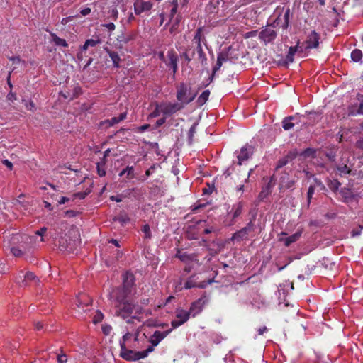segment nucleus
Here are the masks:
<instances>
[{"mask_svg": "<svg viewBox=\"0 0 363 363\" xmlns=\"http://www.w3.org/2000/svg\"><path fill=\"white\" fill-rule=\"evenodd\" d=\"M358 100L360 101L359 105L357 109V113L363 115V95L358 94L357 95Z\"/></svg>", "mask_w": 363, "mask_h": 363, "instance_id": "50", "label": "nucleus"}, {"mask_svg": "<svg viewBox=\"0 0 363 363\" xmlns=\"http://www.w3.org/2000/svg\"><path fill=\"white\" fill-rule=\"evenodd\" d=\"M351 58L354 62H359L362 58V52L359 49H354L351 52Z\"/></svg>", "mask_w": 363, "mask_h": 363, "instance_id": "38", "label": "nucleus"}, {"mask_svg": "<svg viewBox=\"0 0 363 363\" xmlns=\"http://www.w3.org/2000/svg\"><path fill=\"white\" fill-rule=\"evenodd\" d=\"M166 65L172 69L173 73L175 74L177 71L178 55L174 50H170L167 52Z\"/></svg>", "mask_w": 363, "mask_h": 363, "instance_id": "14", "label": "nucleus"}, {"mask_svg": "<svg viewBox=\"0 0 363 363\" xmlns=\"http://www.w3.org/2000/svg\"><path fill=\"white\" fill-rule=\"evenodd\" d=\"M242 208H243V205L241 202H239L236 205L233 206V217H232V223H230L229 225H233L234 223L236 218H238L242 213Z\"/></svg>", "mask_w": 363, "mask_h": 363, "instance_id": "26", "label": "nucleus"}, {"mask_svg": "<svg viewBox=\"0 0 363 363\" xmlns=\"http://www.w3.org/2000/svg\"><path fill=\"white\" fill-rule=\"evenodd\" d=\"M127 116L126 112L121 113L118 117H113L111 119L105 121V123L108 124L109 126H113L116 123L123 121Z\"/></svg>", "mask_w": 363, "mask_h": 363, "instance_id": "25", "label": "nucleus"}, {"mask_svg": "<svg viewBox=\"0 0 363 363\" xmlns=\"http://www.w3.org/2000/svg\"><path fill=\"white\" fill-rule=\"evenodd\" d=\"M7 99L10 101H13L14 100H16V94L11 91L7 95Z\"/></svg>", "mask_w": 363, "mask_h": 363, "instance_id": "61", "label": "nucleus"}, {"mask_svg": "<svg viewBox=\"0 0 363 363\" xmlns=\"http://www.w3.org/2000/svg\"><path fill=\"white\" fill-rule=\"evenodd\" d=\"M225 61V57L220 54L217 57V62L213 68V75L214 76L218 70L221 67L223 62Z\"/></svg>", "mask_w": 363, "mask_h": 363, "instance_id": "35", "label": "nucleus"}, {"mask_svg": "<svg viewBox=\"0 0 363 363\" xmlns=\"http://www.w3.org/2000/svg\"><path fill=\"white\" fill-rule=\"evenodd\" d=\"M356 147L357 148L361 149L363 150V137L360 138L357 142H356Z\"/></svg>", "mask_w": 363, "mask_h": 363, "instance_id": "63", "label": "nucleus"}, {"mask_svg": "<svg viewBox=\"0 0 363 363\" xmlns=\"http://www.w3.org/2000/svg\"><path fill=\"white\" fill-rule=\"evenodd\" d=\"M359 229H353L351 231V236L356 237L361 234V230L363 229V225H359Z\"/></svg>", "mask_w": 363, "mask_h": 363, "instance_id": "54", "label": "nucleus"}, {"mask_svg": "<svg viewBox=\"0 0 363 363\" xmlns=\"http://www.w3.org/2000/svg\"><path fill=\"white\" fill-rule=\"evenodd\" d=\"M131 293L132 292L130 291L121 287L116 289L113 291L111 294V299L113 304L115 305V303L128 301L129 300H128V298Z\"/></svg>", "mask_w": 363, "mask_h": 363, "instance_id": "9", "label": "nucleus"}, {"mask_svg": "<svg viewBox=\"0 0 363 363\" xmlns=\"http://www.w3.org/2000/svg\"><path fill=\"white\" fill-rule=\"evenodd\" d=\"M120 356L126 361H137L140 359H144L147 357L149 353L152 352V347H149L147 349L139 352L128 350L126 348V346L124 345L123 342L120 343Z\"/></svg>", "mask_w": 363, "mask_h": 363, "instance_id": "3", "label": "nucleus"}, {"mask_svg": "<svg viewBox=\"0 0 363 363\" xmlns=\"http://www.w3.org/2000/svg\"><path fill=\"white\" fill-rule=\"evenodd\" d=\"M196 45V60L201 63L202 65L207 64V59L201 46V29L199 28L196 31L195 35L192 40Z\"/></svg>", "mask_w": 363, "mask_h": 363, "instance_id": "6", "label": "nucleus"}, {"mask_svg": "<svg viewBox=\"0 0 363 363\" xmlns=\"http://www.w3.org/2000/svg\"><path fill=\"white\" fill-rule=\"evenodd\" d=\"M191 315L189 311H186L184 310H179L177 311V318L181 321H184V323H186Z\"/></svg>", "mask_w": 363, "mask_h": 363, "instance_id": "30", "label": "nucleus"}, {"mask_svg": "<svg viewBox=\"0 0 363 363\" xmlns=\"http://www.w3.org/2000/svg\"><path fill=\"white\" fill-rule=\"evenodd\" d=\"M110 199L113 201L121 202L123 201V196L122 195L111 196Z\"/></svg>", "mask_w": 363, "mask_h": 363, "instance_id": "62", "label": "nucleus"}, {"mask_svg": "<svg viewBox=\"0 0 363 363\" xmlns=\"http://www.w3.org/2000/svg\"><path fill=\"white\" fill-rule=\"evenodd\" d=\"M183 324H184V321H181L180 320H174L171 322V325L172 326V329L177 328Z\"/></svg>", "mask_w": 363, "mask_h": 363, "instance_id": "56", "label": "nucleus"}, {"mask_svg": "<svg viewBox=\"0 0 363 363\" xmlns=\"http://www.w3.org/2000/svg\"><path fill=\"white\" fill-rule=\"evenodd\" d=\"M253 230V224L252 221L248 223L247 226L242 228L241 230L235 233L231 237L232 240L241 241L246 239L248 233Z\"/></svg>", "mask_w": 363, "mask_h": 363, "instance_id": "11", "label": "nucleus"}, {"mask_svg": "<svg viewBox=\"0 0 363 363\" xmlns=\"http://www.w3.org/2000/svg\"><path fill=\"white\" fill-rule=\"evenodd\" d=\"M11 252L15 257H21L23 252L19 247H13L11 248Z\"/></svg>", "mask_w": 363, "mask_h": 363, "instance_id": "49", "label": "nucleus"}, {"mask_svg": "<svg viewBox=\"0 0 363 363\" xmlns=\"http://www.w3.org/2000/svg\"><path fill=\"white\" fill-rule=\"evenodd\" d=\"M101 40L99 38L97 39H88L85 41L84 44L82 47V50H86L89 47H95L96 45L99 44Z\"/></svg>", "mask_w": 363, "mask_h": 363, "instance_id": "32", "label": "nucleus"}, {"mask_svg": "<svg viewBox=\"0 0 363 363\" xmlns=\"http://www.w3.org/2000/svg\"><path fill=\"white\" fill-rule=\"evenodd\" d=\"M341 201L344 203H350L354 199V194L349 188H342L340 191Z\"/></svg>", "mask_w": 363, "mask_h": 363, "instance_id": "22", "label": "nucleus"}, {"mask_svg": "<svg viewBox=\"0 0 363 363\" xmlns=\"http://www.w3.org/2000/svg\"><path fill=\"white\" fill-rule=\"evenodd\" d=\"M132 335H133V334H132L130 332H128H128H126V333L124 334V335L123 336L122 340H120V343H121V342H124V345H125V342H126L129 339H130V338H131Z\"/></svg>", "mask_w": 363, "mask_h": 363, "instance_id": "55", "label": "nucleus"}, {"mask_svg": "<svg viewBox=\"0 0 363 363\" xmlns=\"http://www.w3.org/2000/svg\"><path fill=\"white\" fill-rule=\"evenodd\" d=\"M211 202L206 201V202H201V201H199L197 204H194L192 206V211L194 213H197L198 210L201 208H203L208 205H210Z\"/></svg>", "mask_w": 363, "mask_h": 363, "instance_id": "40", "label": "nucleus"}, {"mask_svg": "<svg viewBox=\"0 0 363 363\" xmlns=\"http://www.w3.org/2000/svg\"><path fill=\"white\" fill-rule=\"evenodd\" d=\"M293 119L292 116H289L285 118L282 121V127L285 130H289L291 129L294 124L291 122V121Z\"/></svg>", "mask_w": 363, "mask_h": 363, "instance_id": "37", "label": "nucleus"}, {"mask_svg": "<svg viewBox=\"0 0 363 363\" xmlns=\"http://www.w3.org/2000/svg\"><path fill=\"white\" fill-rule=\"evenodd\" d=\"M289 17H290V9L288 8L285 13H284V24L282 25V28H287V27L289 26Z\"/></svg>", "mask_w": 363, "mask_h": 363, "instance_id": "44", "label": "nucleus"}, {"mask_svg": "<svg viewBox=\"0 0 363 363\" xmlns=\"http://www.w3.org/2000/svg\"><path fill=\"white\" fill-rule=\"evenodd\" d=\"M35 279V276L31 272H26V274L24 275V281H33Z\"/></svg>", "mask_w": 363, "mask_h": 363, "instance_id": "52", "label": "nucleus"}, {"mask_svg": "<svg viewBox=\"0 0 363 363\" xmlns=\"http://www.w3.org/2000/svg\"><path fill=\"white\" fill-rule=\"evenodd\" d=\"M327 185L333 192H337L341 183L337 179H328Z\"/></svg>", "mask_w": 363, "mask_h": 363, "instance_id": "29", "label": "nucleus"}, {"mask_svg": "<svg viewBox=\"0 0 363 363\" xmlns=\"http://www.w3.org/2000/svg\"><path fill=\"white\" fill-rule=\"evenodd\" d=\"M294 184L292 180L289 179V174L285 173L284 175L281 176L279 182V189L282 190L284 189H290Z\"/></svg>", "mask_w": 363, "mask_h": 363, "instance_id": "23", "label": "nucleus"}, {"mask_svg": "<svg viewBox=\"0 0 363 363\" xmlns=\"http://www.w3.org/2000/svg\"><path fill=\"white\" fill-rule=\"evenodd\" d=\"M206 185H207V186L204 187L203 189V196L209 195V194H212V192L215 189V187H214L213 184L211 185L209 183H207Z\"/></svg>", "mask_w": 363, "mask_h": 363, "instance_id": "45", "label": "nucleus"}, {"mask_svg": "<svg viewBox=\"0 0 363 363\" xmlns=\"http://www.w3.org/2000/svg\"><path fill=\"white\" fill-rule=\"evenodd\" d=\"M190 50H191V48H189L181 55V57H184L185 59V60L187 61L188 62H189L191 60H194V56H190Z\"/></svg>", "mask_w": 363, "mask_h": 363, "instance_id": "47", "label": "nucleus"}, {"mask_svg": "<svg viewBox=\"0 0 363 363\" xmlns=\"http://www.w3.org/2000/svg\"><path fill=\"white\" fill-rule=\"evenodd\" d=\"M28 240H30V242L32 241V238L28 236V235H19V234H16V235H13L11 238V242L13 243V244H16V242H26L28 241Z\"/></svg>", "mask_w": 363, "mask_h": 363, "instance_id": "28", "label": "nucleus"}, {"mask_svg": "<svg viewBox=\"0 0 363 363\" xmlns=\"http://www.w3.org/2000/svg\"><path fill=\"white\" fill-rule=\"evenodd\" d=\"M275 185V179L274 177H271L269 182L265 186H264L259 194L258 198L260 201H263L266 199L272 191V189Z\"/></svg>", "mask_w": 363, "mask_h": 363, "instance_id": "19", "label": "nucleus"}, {"mask_svg": "<svg viewBox=\"0 0 363 363\" xmlns=\"http://www.w3.org/2000/svg\"><path fill=\"white\" fill-rule=\"evenodd\" d=\"M97 172H98V174L100 177H104V176L106 175V170H105V169L101 167L99 164L97 165Z\"/></svg>", "mask_w": 363, "mask_h": 363, "instance_id": "59", "label": "nucleus"}, {"mask_svg": "<svg viewBox=\"0 0 363 363\" xmlns=\"http://www.w3.org/2000/svg\"><path fill=\"white\" fill-rule=\"evenodd\" d=\"M135 284V277L132 273L125 272L123 275V285L121 286L132 292Z\"/></svg>", "mask_w": 363, "mask_h": 363, "instance_id": "20", "label": "nucleus"}, {"mask_svg": "<svg viewBox=\"0 0 363 363\" xmlns=\"http://www.w3.org/2000/svg\"><path fill=\"white\" fill-rule=\"evenodd\" d=\"M106 51L108 54L109 57L111 59L113 67L118 68L120 67L119 62L121 61V58L118 54L116 52L110 50L108 49H106Z\"/></svg>", "mask_w": 363, "mask_h": 363, "instance_id": "24", "label": "nucleus"}, {"mask_svg": "<svg viewBox=\"0 0 363 363\" xmlns=\"http://www.w3.org/2000/svg\"><path fill=\"white\" fill-rule=\"evenodd\" d=\"M301 236V232H296L293 235L287 237L284 240V245L286 247H289L291 244L296 242Z\"/></svg>", "mask_w": 363, "mask_h": 363, "instance_id": "27", "label": "nucleus"}, {"mask_svg": "<svg viewBox=\"0 0 363 363\" xmlns=\"http://www.w3.org/2000/svg\"><path fill=\"white\" fill-rule=\"evenodd\" d=\"M320 35L315 30L311 31L303 43L306 44V46L303 48V52L308 50L318 48L320 43Z\"/></svg>", "mask_w": 363, "mask_h": 363, "instance_id": "10", "label": "nucleus"}, {"mask_svg": "<svg viewBox=\"0 0 363 363\" xmlns=\"http://www.w3.org/2000/svg\"><path fill=\"white\" fill-rule=\"evenodd\" d=\"M176 257L186 264V266L184 268L185 272H189L194 267L195 264H198V259H196L197 257L194 254H187L186 252L179 251L177 253Z\"/></svg>", "mask_w": 363, "mask_h": 363, "instance_id": "7", "label": "nucleus"}, {"mask_svg": "<svg viewBox=\"0 0 363 363\" xmlns=\"http://www.w3.org/2000/svg\"><path fill=\"white\" fill-rule=\"evenodd\" d=\"M125 174H127L126 178L128 179H133L134 177V169L133 167H127L125 169L122 170L119 175L121 177L123 176Z\"/></svg>", "mask_w": 363, "mask_h": 363, "instance_id": "36", "label": "nucleus"}, {"mask_svg": "<svg viewBox=\"0 0 363 363\" xmlns=\"http://www.w3.org/2000/svg\"><path fill=\"white\" fill-rule=\"evenodd\" d=\"M300 40H298L297 42V44L295 46H291L289 48L288 53L286 55V60L288 62H294V55L298 52H303V45H299Z\"/></svg>", "mask_w": 363, "mask_h": 363, "instance_id": "21", "label": "nucleus"}, {"mask_svg": "<svg viewBox=\"0 0 363 363\" xmlns=\"http://www.w3.org/2000/svg\"><path fill=\"white\" fill-rule=\"evenodd\" d=\"M47 231V228L45 227H43V228H40L39 230H36L35 234L36 235H39L40 236V242H44V238H43V236L45 235V233H46Z\"/></svg>", "mask_w": 363, "mask_h": 363, "instance_id": "48", "label": "nucleus"}, {"mask_svg": "<svg viewBox=\"0 0 363 363\" xmlns=\"http://www.w3.org/2000/svg\"><path fill=\"white\" fill-rule=\"evenodd\" d=\"M59 243L62 250H71L72 249V247L70 246L71 243H69L68 245H65L64 238H62L60 240Z\"/></svg>", "mask_w": 363, "mask_h": 363, "instance_id": "51", "label": "nucleus"}, {"mask_svg": "<svg viewBox=\"0 0 363 363\" xmlns=\"http://www.w3.org/2000/svg\"><path fill=\"white\" fill-rule=\"evenodd\" d=\"M298 155V152L296 150H291L284 157L279 160L276 166V170L282 168L289 163L291 162Z\"/></svg>", "mask_w": 363, "mask_h": 363, "instance_id": "17", "label": "nucleus"}, {"mask_svg": "<svg viewBox=\"0 0 363 363\" xmlns=\"http://www.w3.org/2000/svg\"><path fill=\"white\" fill-rule=\"evenodd\" d=\"M103 318H104L103 313L101 311H97L93 318V323L94 324H97V323L101 322Z\"/></svg>", "mask_w": 363, "mask_h": 363, "instance_id": "46", "label": "nucleus"}, {"mask_svg": "<svg viewBox=\"0 0 363 363\" xmlns=\"http://www.w3.org/2000/svg\"><path fill=\"white\" fill-rule=\"evenodd\" d=\"M245 56V47L242 42L237 41L228 46V60L235 62Z\"/></svg>", "mask_w": 363, "mask_h": 363, "instance_id": "5", "label": "nucleus"}, {"mask_svg": "<svg viewBox=\"0 0 363 363\" xmlns=\"http://www.w3.org/2000/svg\"><path fill=\"white\" fill-rule=\"evenodd\" d=\"M142 231L144 233L145 239H150L152 238V233L149 225L145 224L142 228Z\"/></svg>", "mask_w": 363, "mask_h": 363, "instance_id": "42", "label": "nucleus"}, {"mask_svg": "<svg viewBox=\"0 0 363 363\" xmlns=\"http://www.w3.org/2000/svg\"><path fill=\"white\" fill-rule=\"evenodd\" d=\"M254 147L248 144L245 145L241 148L240 152H237V158L238 163L240 164L242 162L247 160L253 154Z\"/></svg>", "mask_w": 363, "mask_h": 363, "instance_id": "13", "label": "nucleus"}, {"mask_svg": "<svg viewBox=\"0 0 363 363\" xmlns=\"http://www.w3.org/2000/svg\"><path fill=\"white\" fill-rule=\"evenodd\" d=\"M259 37L265 43H272L277 37V33L270 28H266L259 33Z\"/></svg>", "mask_w": 363, "mask_h": 363, "instance_id": "18", "label": "nucleus"}, {"mask_svg": "<svg viewBox=\"0 0 363 363\" xmlns=\"http://www.w3.org/2000/svg\"><path fill=\"white\" fill-rule=\"evenodd\" d=\"M6 270V266L5 261L3 259H0V274L5 273Z\"/></svg>", "mask_w": 363, "mask_h": 363, "instance_id": "57", "label": "nucleus"}, {"mask_svg": "<svg viewBox=\"0 0 363 363\" xmlns=\"http://www.w3.org/2000/svg\"><path fill=\"white\" fill-rule=\"evenodd\" d=\"M160 112L164 115H172L176 112L181 111L184 108V106L179 102H167L160 104Z\"/></svg>", "mask_w": 363, "mask_h": 363, "instance_id": "8", "label": "nucleus"}, {"mask_svg": "<svg viewBox=\"0 0 363 363\" xmlns=\"http://www.w3.org/2000/svg\"><path fill=\"white\" fill-rule=\"evenodd\" d=\"M197 94L198 91L194 90L190 83L182 82L177 86V99L184 107L192 102Z\"/></svg>", "mask_w": 363, "mask_h": 363, "instance_id": "2", "label": "nucleus"}, {"mask_svg": "<svg viewBox=\"0 0 363 363\" xmlns=\"http://www.w3.org/2000/svg\"><path fill=\"white\" fill-rule=\"evenodd\" d=\"M257 33H258L257 30H252V31L246 33L245 34V37L246 38H251V37L256 36L257 35Z\"/></svg>", "mask_w": 363, "mask_h": 363, "instance_id": "60", "label": "nucleus"}, {"mask_svg": "<svg viewBox=\"0 0 363 363\" xmlns=\"http://www.w3.org/2000/svg\"><path fill=\"white\" fill-rule=\"evenodd\" d=\"M26 107L28 110L35 111L36 110L35 104L33 101H30L26 103Z\"/></svg>", "mask_w": 363, "mask_h": 363, "instance_id": "53", "label": "nucleus"}, {"mask_svg": "<svg viewBox=\"0 0 363 363\" xmlns=\"http://www.w3.org/2000/svg\"><path fill=\"white\" fill-rule=\"evenodd\" d=\"M196 126H197V124L196 123H194L191 125V127L190 128V129L189 130V132H188V140H189V143H192V142L194 140V134L196 133Z\"/></svg>", "mask_w": 363, "mask_h": 363, "instance_id": "41", "label": "nucleus"}, {"mask_svg": "<svg viewBox=\"0 0 363 363\" xmlns=\"http://www.w3.org/2000/svg\"><path fill=\"white\" fill-rule=\"evenodd\" d=\"M314 192H315V186H313V185H311L308 187V192H307V203H308V206H309L310 203H311V201L312 197H313V196L314 194Z\"/></svg>", "mask_w": 363, "mask_h": 363, "instance_id": "43", "label": "nucleus"}, {"mask_svg": "<svg viewBox=\"0 0 363 363\" xmlns=\"http://www.w3.org/2000/svg\"><path fill=\"white\" fill-rule=\"evenodd\" d=\"M17 208L23 212V213H30V208L29 207V203L28 202L24 203L21 201H17Z\"/></svg>", "mask_w": 363, "mask_h": 363, "instance_id": "33", "label": "nucleus"}, {"mask_svg": "<svg viewBox=\"0 0 363 363\" xmlns=\"http://www.w3.org/2000/svg\"><path fill=\"white\" fill-rule=\"evenodd\" d=\"M115 313L123 319H127L128 324H133L135 321L141 322L142 318L138 316L143 311V308L130 301L115 303Z\"/></svg>", "mask_w": 363, "mask_h": 363, "instance_id": "1", "label": "nucleus"}, {"mask_svg": "<svg viewBox=\"0 0 363 363\" xmlns=\"http://www.w3.org/2000/svg\"><path fill=\"white\" fill-rule=\"evenodd\" d=\"M206 303V299L205 297H201L193 302L189 308V313L193 317L198 315L203 308V306Z\"/></svg>", "mask_w": 363, "mask_h": 363, "instance_id": "16", "label": "nucleus"}, {"mask_svg": "<svg viewBox=\"0 0 363 363\" xmlns=\"http://www.w3.org/2000/svg\"><path fill=\"white\" fill-rule=\"evenodd\" d=\"M160 104L157 105L154 111L150 114V116L152 118L157 117L160 114Z\"/></svg>", "mask_w": 363, "mask_h": 363, "instance_id": "58", "label": "nucleus"}, {"mask_svg": "<svg viewBox=\"0 0 363 363\" xmlns=\"http://www.w3.org/2000/svg\"><path fill=\"white\" fill-rule=\"evenodd\" d=\"M57 361L59 363H66L67 357L65 354L58 355Z\"/></svg>", "mask_w": 363, "mask_h": 363, "instance_id": "64", "label": "nucleus"}, {"mask_svg": "<svg viewBox=\"0 0 363 363\" xmlns=\"http://www.w3.org/2000/svg\"><path fill=\"white\" fill-rule=\"evenodd\" d=\"M337 169L340 176L349 174L351 172V169L346 164H340Z\"/></svg>", "mask_w": 363, "mask_h": 363, "instance_id": "39", "label": "nucleus"}, {"mask_svg": "<svg viewBox=\"0 0 363 363\" xmlns=\"http://www.w3.org/2000/svg\"><path fill=\"white\" fill-rule=\"evenodd\" d=\"M213 281V279H206L201 274H194L187 279L184 284V288L186 289L191 288L203 289Z\"/></svg>", "mask_w": 363, "mask_h": 363, "instance_id": "4", "label": "nucleus"}, {"mask_svg": "<svg viewBox=\"0 0 363 363\" xmlns=\"http://www.w3.org/2000/svg\"><path fill=\"white\" fill-rule=\"evenodd\" d=\"M210 95L209 90L203 91L197 99V104L199 106H203L208 99Z\"/></svg>", "mask_w": 363, "mask_h": 363, "instance_id": "31", "label": "nucleus"}, {"mask_svg": "<svg viewBox=\"0 0 363 363\" xmlns=\"http://www.w3.org/2000/svg\"><path fill=\"white\" fill-rule=\"evenodd\" d=\"M152 8V4L150 1L143 0H135L134 2V11L136 15H140L143 12L148 11Z\"/></svg>", "mask_w": 363, "mask_h": 363, "instance_id": "15", "label": "nucleus"}, {"mask_svg": "<svg viewBox=\"0 0 363 363\" xmlns=\"http://www.w3.org/2000/svg\"><path fill=\"white\" fill-rule=\"evenodd\" d=\"M172 329H169L166 331H160L156 330L151 335L150 338V342L152 344L150 347H152V351L154 350V347L157 346L164 338H165L171 332Z\"/></svg>", "mask_w": 363, "mask_h": 363, "instance_id": "12", "label": "nucleus"}, {"mask_svg": "<svg viewBox=\"0 0 363 363\" xmlns=\"http://www.w3.org/2000/svg\"><path fill=\"white\" fill-rule=\"evenodd\" d=\"M51 36L52 38V41L55 43L56 45L62 46L65 48H67L68 46V44L66 42V40L58 37L56 34L52 33Z\"/></svg>", "mask_w": 363, "mask_h": 363, "instance_id": "34", "label": "nucleus"}]
</instances>
